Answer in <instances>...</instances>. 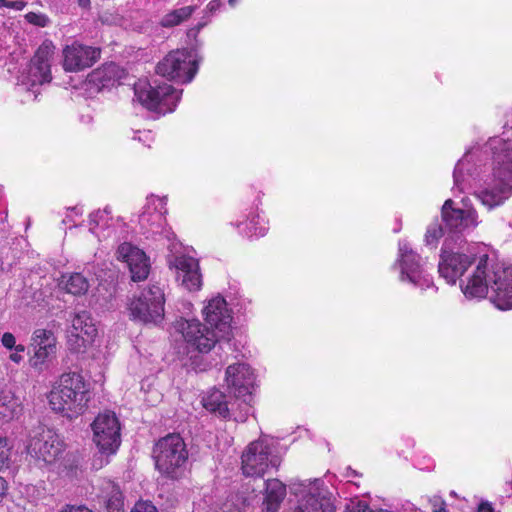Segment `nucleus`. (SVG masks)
Listing matches in <instances>:
<instances>
[{"label": "nucleus", "instance_id": "obj_1", "mask_svg": "<svg viewBox=\"0 0 512 512\" xmlns=\"http://www.w3.org/2000/svg\"><path fill=\"white\" fill-rule=\"evenodd\" d=\"M469 255L442 248L438 271L447 283L455 284L472 262V272L461 281L460 287L468 299L488 297L499 310L512 309V265L498 259L497 252L485 245L477 246Z\"/></svg>", "mask_w": 512, "mask_h": 512}, {"label": "nucleus", "instance_id": "obj_29", "mask_svg": "<svg viewBox=\"0 0 512 512\" xmlns=\"http://www.w3.org/2000/svg\"><path fill=\"white\" fill-rule=\"evenodd\" d=\"M196 6H184L167 13L162 19V26L174 27L188 20L195 12Z\"/></svg>", "mask_w": 512, "mask_h": 512}, {"label": "nucleus", "instance_id": "obj_35", "mask_svg": "<svg viewBox=\"0 0 512 512\" xmlns=\"http://www.w3.org/2000/svg\"><path fill=\"white\" fill-rule=\"evenodd\" d=\"M25 6H26V2L23 0H15V1L0 0V8L5 7V8L20 11V10H23Z\"/></svg>", "mask_w": 512, "mask_h": 512}, {"label": "nucleus", "instance_id": "obj_19", "mask_svg": "<svg viewBox=\"0 0 512 512\" xmlns=\"http://www.w3.org/2000/svg\"><path fill=\"white\" fill-rule=\"evenodd\" d=\"M202 313L207 324L220 338H229L232 317L223 297L217 295L209 299L203 307Z\"/></svg>", "mask_w": 512, "mask_h": 512}, {"label": "nucleus", "instance_id": "obj_7", "mask_svg": "<svg viewBox=\"0 0 512 512\" xmlns=\"http://www.w3.org/2000/svg\"><path fill=\"white\" fill-rule=\"evenodd\" d=\"M134 92L145 108L161 114L173 112L181 98V93L169 84L153 87L139 81L134 86Z\"/></svg>", "mask_w": 512, "mask_h": 512}, {"label": "nucleus", "instance_id": "obj_31", "mask_svg": "<svg viewBox=\"0 0 512 512\" xmlns=\"http://www.w3.org/2000/svg\"><path fill=\"white\" fill-rule=\"evenodd\" d=\"M240 233L249 241H254L265 236L267 229L264 226H244Z\"/></svg>", "mask_w": 512, "mask_h": 512}, {"label": "nucleus", "instance_id": "obj_24", "mask_svg": "<svg viewBox=\"0 0 512 512\" xmlns=\"http://www.w3.org/2000/svg\"><path fill=\"white\" fill-rule=\"evenodd\" d=\"M237 401L227 400L226 396L218 389H212L203 397V406L212 413H217L223 418L230 416V412L235 409Z\"/></svg>", "mask_w": 512, "mask_h": 512}, {"label": "nucleus", "instance_id": "obj_9", "mask_svg": "<svg viewBox=\"0 0 512 512\" xmlns=\"http://www.w3.org/2000/svg\"><path fill=\"white\" fill-rule=\"evenodd\" d=\"M225 383L230 398L238 401L237 406L247 414L255 384V375L251 367L245 363L229 365L225 372Z\"/></svg>", "mask_w": 512, "mask_h": 512}, {"label": "nucleus", "instance_id": "obj_36", "mask_svg": "<svg viewBox=\"0 0 512 512\" xmlns=\"http://www.w3.org/2000/svg\"><path fill=\"white\" fill-rule=\"evenodd\" d=\"M131 512H157L156 507L148 501H139Z\"/></svg>", "mask_w": 512, "mask_h": 512}, {"label": "nucleus", "instance_id": "obj_18", "mask_svg": "<svg viewBox=\"0 0 512 512\" xmlns=\"http://www.w3.org/2000/svg\"><path fill=\"white\" fill-rule=\"evenodd\" d=\"M494 184L482 190L477 197L488 209L501 205L509 198L512 190V170L505 167L494 169Z\"/></svg>", "mask_w": 512, "mask_h": 512}, {"label": "nucleus", "instance_id": "obj_6", "mask_svg": "<svg viewBox=\"0 0 512 512\" xmlns=\"http://www.w3.org/2000/svg\"><path fill=\"white\" fill-rule=\"evenodd\" d=\"M281 459L266 438L251 442L241 456V469L247 477H262L269 468H278Z\"/></svg>", "mask_w": 512, "mask_h": 512}, {"label": "nucleus", "instance_id": "obj_34", "mask_svg": "<svg viewBox=\"0 0 512 512\" xmlns=\"http://www.w3.org/2000/svg\"><path fill=\"white\" fill-rule=\"evenodd\" d=\"M10 456V447L6 438H0V469L7 466Z\"/></svg>", "mask_w": 512, "mask_h": 512}, {"label": "nucleus", "instance_id": "obj_46", "mask_svg": "<svg viewBox=\"0 0 512 512\" xmlns=\"http://www.w3.org/2000/svg\"><path fill=\"white\" fill-rule=\"evenodd\" d=\"M13 349L15 350V352L21 354V353H23L25 351L26 348L22 344H18V345L15 344V347H13Z\"/></svg>", "mask_w": 512, "mask_h": 512}, {"label": "nucleus", "instance_id": "obj_27", "mask_svg": "<svg viewBox=\"0 0 512 512\" xmlns=\"http://www.w3.org/2000/svg\"><path fill=\"white\" fill-rule=\"evenodd\" d=\"M19 402L12 391L0 382V420L12 419L19 412Z\"/></svg>", "mask_w": 512, "mask_h": 512}, {"label": "nucleus", "instance_id": "obj_20", "mask_svg": "<svg viewBox=\"0 0 512 512\" xmlns=\"http://www.w3.org/2000/svg\"><path fill=\"white\" fill-rule=\"evenodd\" d=\"M117 259L126 263L134 282L145 280L150 273V260L145 252L130 243H122L117 249Z\"/></svg>", "mask_w": 512, "mask_h": 512}, {"label": "nucleus", "instance_id": "obj_11", "mask_svg": "<svg viewBox=\"0 0 512 512\" xmlns=\"http://www.w3.org/2000/svg\"><path fill=\"white\" fill-rule=\"evenodd\" d=\"M322 484L319 479L292 481L290 492L300 497L294 512H334L330 500L323 494Z\"/></svg>", "mask_w": 512, "mask_h": 512}, {"label": "nucleus", "instance_id": "obj_25", "mask_svg": "<svg viewBox=\"0 0 512 512\" xmlns=\"http://www.w3.org/2000/svg\"><path fill=\"white\" fill-rule=\"evenodd\" d=\"M166 205L167 197L150 195L147 197L146 209L143 212L140 221L147 222L149 224H161L163 221H166Z\"/></svg>", "mask_w": 512, "mask_h": 512}, {"label": "nucleus", "instance_id": "obj_39", "mask_svg": "<svg viewBox=\"0 0 512 512\" xmlns=\"http://www.w3.org/2000/svg\"><path fill=\"white\" fill-rule=\"evenodd\" d=\"M58 512H93L85 506H76V505H66Z\"/></svg>", "mask_w": 512, "mask_h": 512}, {"label": "nucleus", "instance_id": "obj_23", "mask_svg": "<svg viewBox=\"0 0 512 512\" xmlns=\"http://www.w3.org/2000/svg\"><path fill=\"white\" fill-rule=\"evenodd\" d=\"M121 78L120 70L114 62L104 63L88 74V82L98 89L113 86Z\"/></svg>", "mask_w": 512, "mask_h": 512}, {"label": "nucleus", "instance_id": "obj_2", "mask_svg": "<svg viewBox=\"0 0 512 512\" xmlns=\"http://www.w3.org/2000/svg\"><path fill=\"white\" fill-rule=\"evenodd\" d=\"M90 397V390L84 378L73 372L60 377L48 399L52 410L72 419L86 411Z\"/></svg>", "mask_w": 512, "mask_h": 512}, {"label": "nucleus", "instance_id": "obj_42", "mask_svg": "<svg viewBox=\"0 0 512 512\" xmlns=\"http://www.w3.org/2000/svg\"><path fill=\"white\" fill-rule=\"evenodd\" d=\"M9 359L14 363H20L23 360V356L20 353L14 352L10 354Z\"/></svg>", "mask_w": 512, "mask_h": 512}, {"label": "nucleus", "instance_id": "obj_30", "mask_svg": "<svg viewBox=\"0 0 512 512\" xmlns=\"http://www.w3.org/2000/svg\"><path fill=\"white\" fill-rule=\"evenodd\" d=\"M89 283L80 273H74L65 281V289L73 295H82L88 291Z\"/></svg>", "mask_w": 512, "mask_h": 512}, {"label": "nucleus", "instance_id": "obj_3", "mask_svg": "<svg viewBox=\"0 0 512 512\" xmlns=\"http://www.w3.org/2000/svg\"><path fill=\"white\" fill-rule=\"evenodd\" d=\"M195 254L193 247L173 242L167 256L168 267L173 271L177 283L189 292L199 291L203 284L199 260Z\"/></svg>", "mask_w": 512, "mask_h": 512}, {"label": "nucleus", "instance_id": "obj_45", "mask_svg": "<svg viewBox=\"0 0 512 512\" xmlns=\"http://www.w3.org/2000/svg\"><path fill=\"white\" fill-rule=\"evenodd\" d=\"M279 507L273 505H265L264 512H278Z\"/></svg>", "mask_w": 512, "mask_h": 512}, {"label": "nucleus", "instance_id": "obj_15", "mask_svg": "<svg viewBox=\"0 0 512 512\" xmlns=\"http://www.w3.org/2000/svg\"><path fill=\"white\" fill-rule=\"evenodd\" d=\"M63 69L66 72H80L92 67L101 56V49L73 42L62 51Z\"/></svg>", "mask_w": 512, "mask_h": 512}, {"label": "nucleus", "instance_id": "obj_38", "mask_svg": "<svg viewBox=\"0 0 512 512\" xmlns=\"http://www.w3.org/2000/svg\"><path fill=\"white\" fill-rule=\"evenodd\" d=\"M346 512H375L370 509L368 504L363 501H359L347 509Z\"/></svg>", "mask_w": 512, "mask_h": 512}, {"label": "nucleus", "instance_id": "obj_40", "mask_svg": "<svg viewBox=\"0 0 512 512\" xmlns=\"http://www.w3.org/2000/svg\"><path fill=\"white\" fill-rule=\"evenodd\" d=\"M433 506V512H447V510L444 507V502L441 501L439 498L434 499Z\"/></svg>", "mask_w": 512, "mask_h": 512}, {"label": "nucleus", "instance_id": "obj_8", "mask_svg": "<svg viewBox=\"0 0 512 512\" xmlns=\"http://www.w3.org/2000/svg\"><path fill=\"white\" fill-rule=\"evenodd\" d=\"M165 297L162 287L152 284L129 304L130 315L143 323L160 324L164 319Z\"/></svg>", "mask_w": 512, "mask_h": 512}, {"label": "nucleus", "instance_id": "obj_14", "mask_svg": "<svg viewBox=\"0 0 512 512\" xmlns=\"http://www.w3.org/2000/svg\"><path fill=\"white\" fill-rule=\"evenodd\" d=\"M32 355L29 358L30 366L37 371H43L47 363L55 357L57 352V338L51 330L36 329L30 339Z\"/></svg>", "mask_w": 512, "mask_h": 512}, {"label": "nucleus", "instance_id": "obj_44", "mask_svg": "<svg viewBox=\"0 0 512 512\" xmlns=\"http://www.w3.org/2000/svg\"><path fill=\"white\" fill-rule=\"evenodd\" d=\"M221 5V1L220 0H212L208 6L210 8V10H215L216 8H218L219 6Z\"/></svg>", "mask_w": 512, "mask_h": 512}, {"label": "nucleus", "instance_id": "obj_13", "mask_svg": "<svg viewBox=\"0 0 512 512\" xmlns=\"http://www.w3.org/2000/svg\"><path fill=\"white\" fill-rule=\"evenodd\" d=\"M400 280L424 290L432 284V277L420 263V257L406 241L399 242Z\"/></svg>", "mask_w": 512, "mask_h": 512}, {"label": "nucleus", "instance_id": "obj_5", "mask_svg": "<svg viewBox=\"0 0 512 512\" xmlns=\"http://www.w3.org/2000/svg\"><path fill=\"white\" fill-rule=\"evenodd\" d=\"M176 340H181L187 354L191 352L207 353L222 340L211 328L197 318L180 316L173 322Z\"/></svg>", "mask_w": 512, "mask_h": 512}, {"label": "nucleus", "instance_id": "obj_33", "mask_svg": "<svg viewBox=\"0 0 512 512\" xmlns=\"http://www.w3.org/2000/svg\"><path fill=\"white\" fill-rule=\"evenodd\" d=\"M25 19L30 24L39 26V27H45L48 23V19L45 15L39 14L36 12H29L25 15Z\"/></svg>", "mask_w": 512, "mask_h": 512}, {"label": "nucleus", "instance_id": "obj_41", "mask_svg": "<svg viewBox=\"0 0 512 512\" xmlns=\"http://www.w3.org/2000/svg\"><path fill=\"white\" fill-rule=\"evenodd\" d=\"M478 512H494V509L489 502H482L478 507Z\"/></svg>", "mask_w": 512, "mask_h": 512}, {"label": "nucleus", "instance_id": "obj_16", "mask_svg": "<svg viewBox=\"0 0 512 512\" xmlns=\"http://www.w3.org/2000/svg\"><path fill=\"white\" fill-rule=\"evenodd\" d=\"M97 336L96 324L87 311L74 315L72 325L68 331V344L76 352L85 350Z\"/></svg>", "mask_w": 512, "mask_h": 512}, {"label": "nucleus", "instance_id": "obj_28", "mask_svg": "<svg viewBox=\"0 0 512 512\" xmlns=\"http://www.w3.org/2000/svg\"><path fill=\"white\" fill-rule=\"evenodd\" d=\"M286 496V485L278 479H269L265 487V505L280 507V504Z\"/></svg>", "mask_w": 512, "mask_h": 512}, {"label": "nucleus", "instance_id": "obj_22", "mask_svg": "<svg viewBox=\"0 0 512 512\" xmlns=\"http://www.w3.org/2000/svg\"><path fill=\"white\" fill-rule=\"evenodd\" d=\"M441 216L445 224H474L477 220V213L473 208L457 207L452 199L444 202Z\"/></svg>", "mask_w": 512, "mask_h": 512}, {"label": "nucleus", "instance_id": "obj_37", "mask_svg": "<svg viewBox=\"0 0 512 512\" xmlns=\"http://www.w3.org/2000/svg\"><path fill=\"white\" fill-rule=\"evenodd\" d=\"M1 343L6 349L12 350L15 347L16 338L12 333L5 332L1 337Z\"/></svg>", "mask_w": 512, "mask_h": 512}, {"label": "nucleus", "instance_id": "obj_47", "mask_svg": "<svg viewBox=\"0 0 512 512\" xmlns=\"http://www.w3.org/2000/svg\"><path fill=\"white\" fill-rule=\"evenodd\" d=\"M239 0H229V4L234 6Z\"/></svg>", "mask_w": 512, "mask_h": 512}, {"label": "nucleus", "instance_id": "obj_17", "mask_svg": "<svg viewBox=\"0 0 512 512\" xmlns=\"http://www.w3.org/2000/svg\"><path fill=\"white\" fill-rule=\"evenodd\" d=\"M64 445L58 434L51 429L42 428L31 438L28 451L45 463H53L63 452Z\"/></svg>", "mask_w": 512, "mask_h": 512}, {"label": "nucleus", "instance_id": "obj_4", "mask_svg": "<svg viewBox=\"0 0 512 512\" xmlns=\"http://www.w3.org/2000/svg\"><path fill=\"white\" fill-rule=\"evenodd\" d=\"M153 458L156 469L170 479L184 474L188 461V450L183 438L176 433L169 434L155 444Z\"/></svg>", "mask_w": 512, "mask_h": 512}, {"label": "nucleus", "instance_id": "obj_21", "mask_svg": "<svg viewBox=\"0 0 512 512\" xmlns=\"http://www.w3.org/2000/svg\"><path fill=\"white\" fill-rule=\"evenodd\" d=\"M54 53L55 45L50 39H45L37 48L31 59L32 66L37 71V76L41 84L52 81L51 61Z\"/></svg>", "mask_w": 512, "mask_h": 512}, {"label": "nucleus", "instance_id": "obj_43", "mask_svg": "<svg viewBox=\"0 0 512 512\" xmlns=\"http://www.w3.org/2000/svg\"><path fill=\"white\" fill-rule=\"evenodd\" d=\"M77 3L83 9H89L91 6L90 0H77Z\"/></svg>", "mask_w": 512, "mask_h": 512}, {"label": "nucleus", "instance_id": "obj_12", "mask_svg": "<svg viewBox=\"0 0 512 512\" xmlns=\"http://www.w3.org/2000/svg\"><path fill=\"white\" fill-rule=\"evenodd\" d=\"M93 442L104 454H114L121 443L120 423L114 412L105 411L98 414L91 424Z\"/></svg>", "mask_w": 512, "mask_h": 512}, {"label": "nucleus", "instance_id": "obj_32", "mask_svg": "<svg viewBox=\"0 0 512 512\" xmlns=\"http://www.w3.org/2000/svg\"><path fill=\"white\" fill-rule=\"evenodd\" d=\"M112 220L113 217L111 216V209L109 207H105L103 210L99 209L90 214V224L108 223Z\"/></svg>", "mask_w": 512, "mask_h": 512}, {"label": "nucleus", "instance_id": "obj_10", "mask_svg": "<svg viewBox=\"0 0 512 512\" xmlns=\"http://www.w3.org/2000/svg\"><path fill=\"white\" fill-rule=\"evenodd\" d=\"M198 71V62L187 50L169 52L156 66L157 74L181 84L193 80Z\"/></svg>", "mask_w": 512, "mask_h": 512}, {"label": "nucleus", "instance_id": "obj_26", "mask_svg": "<svg viewBox=\"0 0 512 512\" xmlns=\"http://www.w3.org/2000/svg\"><path fill=\"white\" fill-rule=\"evenodd\" d=\"M456 226H430L425 234L427 245L435 247L439 240H443V248H449L453 242H457L461 236Z\"/></svg>", "mask_w": 512, "mask_h": 512}]
</instances>
